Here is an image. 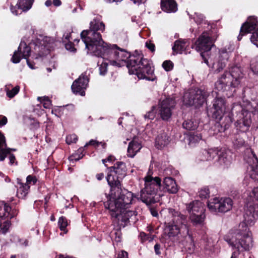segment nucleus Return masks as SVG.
Returning a JSON list of instances; mask_svg holds the SVG:
<instances>
[{"mask_svg": "<svg viewBox=\"0 0 258 258\" xmlns=\"http://www.w3.org/2000/svg\"><path fill=\"white\" fill-rule=\"evenodd\" d=\"M105 28L104 23L95 18L90 22L89 29L83 30L80 36L88 52L108 60L111 64V60H116V56L118 55L117 52L118 46L104 41L101 33L104 32Z\"/></svg>", "mask_w": 258, "mask_h": 258, "instance_id": "obj_1", "label": "nucleus"}, {"mask_svg": "<svg viewBox=\"0 0 258 258\" xmlns=\"http://www.w3.org/2000/svg\"><path fill=\"white\" fill-rule=\"evenodd\" d=\"M105 28L104 23L95 18L90 22L89 29L83 30L80 36L88 52L108 60L111 64V60H116V56L118 55L117 52L118 46L104 41L101 33L104 32Z\"/></svg>", "mask_w": 258, "mask_h": 258, "instance_id": "obj_2", "label": "nucleus"}, {"mask_svg": "<svg viewBox=\"0 0 258 258\" xmlns=\"http://www.w3.org/2000/svg\"><path fill=\"white\" fill-rule=\"evenodd\" d=\"M126 164L122 161H117L114 165L107 167L106 177L108 184L110 186L109 193L106 195V205L111 208L122 204L131 205L133 200V194L122 187L121 180L126 175Z\"/></svg>", "mask_w": 258, "mask_h": 258, "instance_id": "obj_3", "label": "nucleus"}, {"mask_svg": "<svg viewBox=\"0 0 258 258\" xmlns=\"http://www.w3.org/2000/svg\"><path fill=\"white\" fill-rule=\"evenodd\" d=\"M212 106L207 108V114L209 117L215 119L216 123L214 131L217 133L224 132L230 126L234 119L239 116V114L249 112L244 109L240 104L234 103L232 105L230 114L231 116L225 115L226 100L222 97H216L212 102Z\"/></svg>", "mask_w": 258, "mask_h": 258, "instance_id": "obj_4", "label": "nucleus"}, {"mask_svg": "<svg viewBox=\"0 0 258 258\" xmlns=\"http://www.w3.org/2000/svg\"><path fill=\"white\" fill-rule=\"evenodd\" d=\"M243 76L239 65L229 64V71H225L215 82V89L219 92L225 93L228 98L232 97L236 88L239 86Z\"/></svg>", "mask_w": 258, "mask_h": 258, "instance_id": "obj_5", "label": "nucleus"}, {"mask_svg": "<svg viewBox=\"0 0 258 258\" xmlns=\"http://www.w3.org/2000/svg\"><path fill=\"white\" fill-rule=\"evenodd\" d=\"M121 204L122 205L116 204L115 207L113 206L111 209L106 205V202H104V207L108 210L112 222L118 224V227L113 229L115 235L114 240L117 243L121 241V228L125 227L130 222V218L135 215L134 211L127 210L130 205Z\"/></svg>", "mask_w": 258, "mask_h": 258, "instance_id": "obj_6", "label": "nucleus"}, {"mask_svg": "<svg viewBox=\"0 0 258 258\" xmlns=\"http://www.w3.org/2000/svg\"><path fill=\"white\" fill-rule=\"evenodd\" d=\"M131 58V66L128 67L130 74L136 75L139 79L154 81V68L151 61L144 58L143 54L139 52L136 56H132Z\"/></svg>", "mask_w": 258, "mask_h": 258, "instance_id": "obj_7", "label": "nucleus"}, {"mask_svg": "<svg viewBox=\"0 0 258 258\" xmlns=\"http://www.w3.org/2000/svg\"><path fill=\"white\" fill-rule=\"evenodd\" d=\"M172 221L165 223V232L169 237H185L189 235V223L185 215L175 209H171Z\"/></svg>", "mask_w": 258, "mask_h": 258, "instance_id": "obj_8", "label": "nucleus"}, {"mask_svg": "<svg viewBox=\"0 0 258 258\" xmlns=\"http://www.w3.org/2000/svg\"><path fill=\"white\" fill-rule=\"evenodd\" d=\"M161 179L159 177L147 176L145 177V187L141 191V200L149 206L159 201L163 195L162 192Z\"/></svg>", "mask_w": 258, "mask_h": 258, "instance_id": "obj_9", "label": "nucleus"}, {"mask_svg": "<svg viewBox=\"0 0 258 258\" xmlns=\"http://www.w3.org/2000/svg\"><path fill=\"white\" fill-rule=\"evenodd\" d=\"M244 231L240 229L230 232L225 236V240L228 243L238 251L248 250L252 245L251 238L248 235L246 230L247 226H244Z\"/></svg>", "mask_w": 258, "mask_h": 258, "instance_id": "obj_10", "label": "nucleus"}, {"mask_svg": "<svg viewBox=\"0 0 258 258\" xmlns=\"http://www.w3.org/2000/svg\"><path fill=\"white\" fill-rule=\"evenodd\" d=\"M258 183V181H254ZM249 201L246 205L244 218L251 224L258 218V187H254L250 194Z\"/></svg>", "mask_w": 258, "mask_h": 258, "instance_id": "obj_11", "label": "nucleus"}, {"mask_svg": "<svg viewBox=\"0 0 258 258\" xmlns=\"http://www.w3.org/2000/svg\"><path fill=\"white\" fill-rule=\"evenodd\" d=\"M186 208L189 214V217H187L189 223V220H190L194 226L203 224L206 215L205 209L202 202L199 201H192L186 204Z\"/></svg>", "mask_w": 258, "mask_h": 258, "instance_id": "obj_12", "label": "nucleus"}, {"mask_svg": "<svg viewBox=\"0 0 258 258\" xmlns=\"http://www.w3.org/2000/svg\"><path fill=\"white\" fill-rule=\"evenodd\" d=\"M254 31L250 37L251 42L258 47V21L257 18L250 16L247 20L242 24L240 30V33L237 37L238 41L241 40L242 37Z\"/></svg>", "mask_w": 258, "mask_h": 258, "instance_id": "obj_13", "label": "nucleus"}, {"mask_svg": "<svg viewBox=\"0 0 258 258\" xmlns=\"http://www.w3.org/2000/svg\"><path fill=\"white\" fill-rule=\"evenodd\" d=\"M208 95V92L205 90L199 88L191 89L184 96L183 102L187 106L199 108L205 102Z\"/></svg>", "mask_w": 258, "mask_h": 258, "instance_id": "obj_14", "label": "nucleus"}, {"mask_svg": "<svg viewBox=\"0 0 258 258\" xmlns=\"http://www.w3.org/2000/svg\"><path fill=\"white\" fill-rule=\"evenodd\" d=\"M211 37L206 32H204L192 45V48H195L197 51L201 52V57L204 60V62L209 67H210V65L206 53L211 50Z\"/></svg>", "mask_w": 258, "mask_h": 258, "instance_id": "obj_15", "label": "nucleus"}, {"mask_svg": "<svg viewBox=\"0 0 258 258\" xmlns=\"http://www.w3.org/2000/svg\"><path fill=\"white\" fill-rule=\"evenodd\" d=\"M233 202L230 198H214L208 203V207L212 212L225 213L230 211Z\"/></svg>", "mask_w": 258, "mask_h": 258, "instance_id": "obj_16", "label": "nucleus"}, {"mask_svg": "<svg viewBox=\"0 0 258 258\" xmlns=\"http://www.w3.org/2000/svg\"><path fill=\"white\" fill-rule=\"evenodd\" d=\"M17 196L19 198H25L30 191V185H35L38 179L36 176L33 175H29L26 178V183L23 182L21 179L17 178Z\"/></svg>", "mask_w": 258, "mask_h": 258, "instance_id": "obj_17", "label": "nucleus"}, {"mask_svg": "<svg viewBox=\"0 0 258 258\" xmlns=\"http://www.w3.org/2000/svg\"><path fill=\"white\" fill-rule=\"evenodd\" d=\"M118 55L116 56V60H111V65L114 66L121 67L126 64L127 68L131 66L130 63L131 62V57L132 56H136L139 52L135 50L134 53L131 54L130 52H127L124 49L120 48L118 46L117 51Z\"/></svg>", "mask_w": 258, "mask_h": 258, "instance_id": "obj_18", "label": "nucleus"}, {"mask_svg": "<svg viewBox=\"0 0 258 258\" xmlns=\"http://www.w3.org/2000/svg\"><path fill=\"white\" fill-rule=\"evenodd\" d=\"M89 79L86 73H83L79 78L75 80L71 86L72 91L76 95H85V90L88 86Z\"/></svg>", "mask_w": 258, "mask_h": 258, "instance_id": "obj_19", "label": "nucleus"}, {"mask_svg": "<svg viewBox=\"0 0 258 258\" xmlns=\"http://www.w3.org/2000/svg\"><path fill=\"white\" fill-rule=\"evenodd\" d=\"M175 105L174 100L167 98L163 100L159 105V114L163 120L168 121L172 115V109Z\"/></svg>", "mask_w": 258, "mask_h": 258, "instance_id": "obj_20", "label": "nucleus"}, {"mask_svg": "<svg viewBox=\"0 0 258 258\" xmlns=\"http://www.w3.org/2000/svg\"><path fill=\"white\" fill-rule=\"evenodd\" d=\"M236 119L235 125L237 130L242 133H245L249 130L251 123L250 112H244V113L239 114V116Z\"/></svg>", "mask_w": 258, "mask_h": 258, "instance_id": "obj_21", "label": "nucleus"}, {"mask_svg": "<svg viewBox=\"0 0 258 258\" xmlns=\"http://www.w3.org/2000/svg\"><path fill=\"white\" fill-rule=\"evenodd\" d=\"M33 2L34 0H18L16 6H11V11L13 14L18 15L22 12H27L30 10Z\"/></svg>", "mask_w": 258, "mask_h": 258, "instance_id": "obj_22", "label": "nucleus"}, {"mask_svg": "<svg viewBox=\"0 0 258 258\" xmlns=\"http://www.w3.org/2000/svg\"><path fill=\"white\" fill-rule=\"evenodd\" d=\"M162 192H168L170 194H176L178 191V186L175 180L171 177H166L162 184Z\"/></svg>", "mask_w": 258, "mask_h": 258, "instance_id": "obj_23", "label": "nucleus"}, {"mask_svg": "<svg viewBox=\"0 0 258 258\" xmlns=\"http://www.w3.org/2000/svg\"><path fill=\"white\" fill-rule=\"evenodd\" d=\"M232 144L233 149L238 151H241L244 149H249V145L243 137L239 134H234L232 137Z\"/></svg>", "mask_w": 258, "mask_h": 258, "instance_id": "obj_24", "label": "nucleus"}, {"mask_svg": "<svg viewBox=\"0 0 258 258\" xmlns=\"http://www.w3.org/2000/svg\"><path fill=\"white\" fill-rule=\"evenodd\" d=\"M171 140V136L169 133L163 131L159 133L156 138L155 147L158 149L161 150L169 145Z\"/></svg>", "mask_w": 258, "mask_h": 258, "instance_id": "obj_25", "label": "nucleus"}, {"mask_svg": "<svg viewBox=\"0 0 258 258\" xmlns=\"http://www.w3.org/2000/svg\"><path fill=\"white\" fill-rule=\"evenodd\" d=\"M161 8L166 13H175L177 10V4L175 0H161Z\"/></svg>", "mask_w": 258, "mask_h": 258, "instance_id": "obj_26", "label": "nucleus"}, {"mask_svg": "<svg viewBox=\"0 0 258 258\" xmlns=\"http://www.w3.org/2000/svg\"><path fill=\"white\" fill-rule=\"evenodd\" d=\"M18 51L20 52L22 57L27 60V64L32 69L33 68L32 64L30 63L28 57L31 53V47L27 45L26 43L21 42L18 47Z\"/></svg>", "mask_w": 258, "mask_h": 258, "instance_id": "obj_27", "label": "nucleus"}, {"mask_svg": "<svg viewBox=\"0 0 258 258\" xmlns=\"http://www.w3.org/2000/svg\"><path fill=\"white\" fill-rule=\"evenodd\" d=\"M187 41L183 39H178L174 42V45L172 47V50L174 53L181 54L184 52L186 54V46Z\"/></svg>", "mask_w": 258, "mask_h": 258, "instance_id": "obj_28", "label": "nucleus"}, {"mask_svg": "<svg viewBox=\"0 0 258 258\" xmlns=\"http://www.w3.org/2000/svg\"><path fill=\"white\" fill-rule=\"evenodd\" d=\"M252 157L255 159L256 163L251 166V170L249 173L250 177L254 181H258V158L252 149H249Z\"/></svg>", "mask_w": 258, "mask_h": 258, "instance_id": "obj_29", "label": "nucleus"}, {"mask_svg": "<svg viewBox=\"0 0 258 258\" xmlns=\"http://www.w3.org/2000/svg\"><path fill=\"white\" fill-rule=\"evenodd\" d=\"M11 210V206L5 201H0V220L7 218L8 211Z\"/></svg>", "mask_w": 258, "mask_h": 258, "instance_id": "obj_30", "label": "nucleus"}, {"mask_svg": "<svg viewBox=\"0 0 258 258\" xmlns=\"http://www.w3.org/2000/svg\"><path fill=\"white\" fill-rule=\"evenodd\" d=\"M140 148V145L137 142L131 141L129 143L127 148L128 156L134 157Z\"/></svg>", "mask_w": 258, "mask_h": 258, "instance_id": "obj_31", "label": "nucleus"}, {"mask_svg": "<svg viewBox=\"0 0 258 258\" xmlns=\"http://www.w3.org/2000/svg\"><path fill=\"white\" fill-rule=\"evenodd\" d=\"M182 126L187 130L194 131L197 128L198 124L194 119H186L183 122Z\"/></svg>", "mask_w": 258, "mask_h": 258, "instance_id": "obj_32", "label": "nucleus"}, {"mask_svg": "<svg viewBox=\"0 0 258 258\" xmlns=\"http://www.w3.org/2000/svg\"><path fill=\"white\" fill-rule=\"evenodd\" d=\"M68 225V220L66 217L61 216L59 218L58 221V226L60 231H63L65 234L67 233L68 230L67 227Z\"/></svg>", "mask_w": 258, "mask_h": 258, "instance_id": "obj_33", "label": "nucleus"}, {"mask_svg": "<svg viewBox=\"0 0 258 258\" xmlns=\"http://www.w3.org/2000/svg\"><path fill=\"white\" fill-rule=\"evenodd\" d=\"M226 64L224 61H221L219 59L216 62L213 63L212 69L214 74H218L221 72L226 67Z\"/></svg>", "mask_w": 258, "mask_h": 258, "instance_id": "obj_34", "label": "nucleus"}, {"mask_svg": "<svg viewBox=\"0 0 258 258\" xmlns=\"http://www.w3.org/2000/svg\"><path fill=\"white\" fill-rule=\"evenodd\" d=\"M231 54V52L227 51V50L225 49H222L220 50L219 51V56L218 59H219L221 61H224L225 62V64H226Z\"/></svg>", "mask_w": 258, "mask_h": 258, "instance_id": "obj_35", "label": "nucleus"}, {"mask_svg": "<svg viewBox=\"0 0 258 258\" xmlns=\"http://www.w3.org/2000/svg\"><path fill=\"white\" fill-rule=\"evenodd\" d=\"M10 220L8 218H6L4 220H0V228L3 233H5L8 231L11 225Z\"/></svg>", "mask_w": 258, "mask_h": 258, "instance_id": "obj_36", "label": "nucleus"}, {"mask_svg": "<svg viewBox=\"0 0 258 258\" xmlns=\"http://www.w3.org/2000/svg\"><path fill=\"white\" fill-rule=\"evenodd\" d=\"M202 139V135L197 132L190 133L189 137V144H192L198 143Z\"/></svg>", "mask_w": 258, "mask_h": 258, "instance_id": "obj_37", "label": "nucleus"}, {"mask_svg": "<svg viewBox=\"0 0 258 258\" xmlns=\"http://www.w3.org/2000/svg\"><path fill=\"white\" fill-rule=\"evenodd\" d=\"M20 89V87L18 85L11 90L8 89L6 91L7 96L10 98H12L19 93Z\"/></svg>", "mask_w": 258, "mask_h": 258, "instance_id": "obj_38", "label": "nucleus"}, {"mask_svg": "<svg viewBox=\"0 0 258 258\" xmlns=\"http://www.w3.org/2000/svg\"><path fill=\"white\" fill-rule=\"evenodd\" d=\"M162 66L165 71L169 72L173 70L174 63L170 60H166L163 61Z\"/></svg>", "mask_w": 258, "mask_h": 258, "instance_id": "obj_39", "label": "nucleus"}, {"mask_svg": "<svg viewBox=\"0 0 258 258\" xmlns=\"http://www.w3.org/2000/svg\"><path fill=\"white\" fill-rule=\"evenodd\" d=\"M199 197L201 199H206L210 196L209 189L207 187H204L199 191Z\"/></svg>", "mask_w": 258, "mask_h": 258, "instance_id": "obj_40", "label": "nucleus"}, {"mask_svg": "<svg viewBox=\"0 0 258 258\" xmlns=\"http://www.w3.org/2000/svg\"><path fill=\"white\" fill-rule=\"evenodd\" d=\"M22 57V55H21L20 52L17 51H15L14 53V54L11 58L12 61L14 63H19Z\"/></svg>", "mask_w": 258, "mask_h": 258, "instance_id": "obj_41", "label": "nucleus"}, {"mask_svg": "<svg viewBox=\"0 0 258 258\" xmlns=\"http://www.w3.org/2000/svg\"><path fill=\"white\" fill-rule=\"evenodd\" d=\"M31 45H34L35 46L34 49L35 50H37V48L40 49V48L42 49L44 48L45 46L44 45V43H42V41L40 39H36L34 40L31 43ZM40 50H39L38 51Z\"/></svg>", "mask_w": 258, "mask_h": 258, "instance_id": "obj_42", "label": "nucleus"}, {"mask_svg": "<svg viewBox=\"0 0 258 258\" xmlns=\"http://www.w3.org/2000/svg\"><path fill=\"white\" fill-rule=\"evenodd\" d=\"M77 141L78 137L75 134L68 135L66 139V143L68 145H70L72 143H76Z\"/></svg>", "mask_w": 258, "mask_h": 258, "instance_id": "obj_43", "label": "nucleus"}, {"mask_svg": "<svg viewBox=\"0 0 258 258\" xmlns=\"http://www.w3.org/2000/svg\"><path fill=\"white\" fill-rule=\"evenodd\" d=\"M84 156V154L81 155L77 153H75L69 157V159L70 161H72L73 162H76L79 160L80 159H82Z\"/></svg>", "mask_w": 258, "mask_h": 258, "instance_id": "obj_44", "label": "nucleus"}, {"mask_svg": "<svg viewBox=\"0 0 258 258\" xmlns=\"http://www.w3.org/2000/svg\"><path fill=\"white\" fill-rule=\"evenodd\" d=\"M8 155L6 146L0 148V161H4Z\"/></svg>", "mask_w": 258, "mask_h": 258, "instance_id": "obj_45", "label": "nucleus"}, {"mask_svg": "<svg viewBox=\"0 0 258 258\" xmlns=\"http://www.w3.org/2000/svg\"><path fill=\"white\" fill-rule=\"evenodd\" d=\"M250 68L253 73L258 75V56L250 64Z\"/></svg>", "mask_w": 258, "mask_h": 258, "instance_id": "obj_46", "label": "nucleus"}, {"mask_svg": "<svg viewBox=\"0 0 258 258\" xmlns=\"http://www.w3.org/2000/svg\"><path fill=\"white\" fill-rule=\"evenodd\" d=\"M18 209L16 208L12 209V207H11V210H9L8 212V214H9L7 215V218H8L10 219H11L14 217L17 216V215L18 214Z\"/></svg>", "mask_w": 258, "mask_h": 258, "instance_id": "obj_47", "label": "nucleus"}, {"mask_svg": "<svg viewBox=\"0 0 258 258\" xmlns=\"http://www.w3.org/2000/svg\"><path fill=\"white\" fill-rule=\"evenodd\" d=\"M195 21L197 24H201L204 19V16L201 14L195 13V16L194 18Z\"/></svg>", "mask_w": 258, "mask_h": 258, "instance_id": "obj_48", "label": "nucleus"}, {"mask_svg": "<svg viewBox=\"0 0 258 258\" xmlns=\"http://www.w3.org/2000/svg\"><path fill=\"white\" fill-rule=\"evenodd\" d=\"M108 64L106 62H103L99 67L100 74L104 75L107 71Z\"/></svg>", "mask_w": 258, "mask_h": 258, "instance_id": "obj_49", "label": "nucleus"}, {"mask_svg": "<svg viewBox=\"0 0 258 258\" xmlns=\"http://www.w3.org/2000/svg\"><path fill=\"white\" fill-rule=\"evenodd\" d=\"M65 47L67 50L71 51L74 52L76 51V49L75 48L74 43L71 42L70 41H69L65 44Z\"/></svg>", "mask_w": 258, "mask_h": 258, "instance_id": "obj_50", "label": "nucleus"}, {"mask_svg": "<svg viewBox=\"0 0 258 258\" xmlns=\"http://www.w3.org/2000/svg\"><path fill=\"white\" fill-rule=\"evenodd\" d=\"M219 161L220 162L226 163L227 161L226 153L224 152H220L218 153Z\"/></svg>", "mask_w": 258, "mask_h": 258, "instance_id": "obj_51", "label": "nucleus"}, {"mask_svg": "<svg viewBox=\"0 0 258 258\" xmlns=\"http://www.w3.org/2000/svg\"><path fill=\"white\" fill-rule=\"evenodd\" d=\"M155 117V112L154 109L148 112L145 115V118L149 119H153Z\"/></svg>", "mask_w": 258, "mask_h": 258, "instance_id": "obj_52", "label": "nucleus"}, {"mask_svg": "<svg viewBox=\"0 0 258 258\" xmlns=\"http://www.w3.org/2000/svg\"><path fill=\"white\" fill-rule=\"evenodd\" d=\"M9 158L10 160V164L11 165H18V161L16 160V157L14 154H9Z\"/></svg>", "mask_w": 258, "mask_h": 258, "instance_id": "obj_53", "label": "nucleus"}, {"mask_svg": "<svg viewBox=\"0 0 258 258\" xmlns=\"http://www.w3.org/2000/svg\"><path fill=\"white\" fill-rule=\"evenodd\" d=\"M139 237L141 239V242L142 243L144 242L145 241H147L148 239L149 236L148 234H147L146 233L144 232H141L140 233Z\"/></svg>", "mask_w": 258, "mask_h": 258, "instance_id": "obj_54", "label": "nucleus"}, {"mask_svg": "<svg viewBox=\"0 0 258 258\" xmlns=\"http://www.w3.org/2000/svg\"><path fill=\"white\" fill-rule=\"evenodd\" d=\"M99 142L98 141L94 140H91L88 143L86 144L84 147H86L89 145L93 146L95 147H97L99 146Z\"/></svg>", "mask_w": 258, "mask_h": 258, "instance_id": "obj_55", "label": "nucleus"}, {"mask_svg": "<svg viewBox=\"0 0 258 258\" xmlns=\"http://www.w3.org/2000/svg\"><path fill=\"white\" fill-rule=\"evenodd\" d=\"M117 258H128V253L126 251L122 250L118 254Z\"/></svg>", "mask_w": 258, "mask_h": 258, "instance_id": "obj_56", "label": "nucleus"}, {"mask_svg": "<svg viewBox=\"0 0 258 258\" xmlns=\"http://www.w3.org/2000/svg\"><path fill=\"white\" fill-rule=\"evenodd\" d=\"M146 46L152 52H154L155 50V45L154 43H151L150 41L147 42L146 43Z\"/></svg>", "mask_w": 258, "mask_h": 258, "instance_id": "obj_57", "label": "nucleus"}, {"mask_svg": "<svg viewBox=\"0 0 258 258\" xmlns=\"http://www.w3.org/2000/svg\"><path fill=\"white\" fill-rule=\"evenodd\" d=\"M154 250H155V253L157 255H161V245L159 243H157L154 245Z\"/></svg>", "mask_w": 258, "mask_h": 258, "instance_id": "obj_58", "label": "nucleus"}, {"mask_svg": "<svg viewBox=\"0 0 258 258\" xmlns=\"http://www.w3.org/2000/svg\"><path fill=\"white\" fill-rule=\"evenodd\" d=\"M7 122V118L5 116L0 115V126H3L6 125Z\"/></svg>", "mask_w": 258, "mask_h": 258, "instance_id": "obj_59", "label": "nucleus"}, {"mask_svg": "<svg viewBox=\"0 0 258 258\" xmlns=\"http://www.w3.org/2000/svg\"><path fill=\"white\" fill-rule=\"evenodd\" d=\"M251 99L255 102V104H256L255 107V110L258 111V91L256 93L255 95L251 98Z\"/></svg>", "mask_w": 258, "mask_h": 258, "instance_id": "obj_60", "label": "nucleus"}, {"mask_svg": "<svg viewBox=\"0 0 258 258\" xmlns=\"http://www.w3.org/2000/svg\"><path fill=\"white\" fill-rule=\"evenodd\" d=\"M40 126L39 122L37 121L34 120L33 122L31 124V128L36 130Z\"/></svg>", "mask_w": 258, "mask_h": 258, "instance_id": "obj_61", "label": "nucleus"}, {"mask_svg": "<svg viewBox=\"0 0 258 258\" xmlns=\"http://www.w3.org/2000/svg\"><path fill=\"white\" fill-rule=\"evenodd\" d=\"M43 106L45 108H50L51 106V101L50 99L46 100V102H43Z\"/></svg>", "mask_w": 258, "mask_h": 258, "instance_id": "obj_62", "label": "nucleus"}, {"mask_svg": "<svg viewBox=\"0 0 258 258\" xmlns=\"http://www.w3.org/2000/svg\"><path fill=\"white\" fill-rule=\"evenodd\" d=\"M0 140L2 142L4 143V146H7V142L6 138L3 133L0 131Z\"/></svg>", "mask_w": 258, "mask_h": 258, "instance_id": "obj_63", "label": "nucleus"}, {"mask_svg": "<svg viewBox=\"0 0 258 258\" xmlns=\"http://www.w3.org/2000/svg\"><path fill=\"white\" fill-rule=\"evenodd\" d=\"M106 160L109 162L113 163L116 160V158L114 156L110 155L106 158Z\"/></svg>", "mask_w": 258, "mask_h": 258, "instance_id": "obj_64", "label": "nucleus"}]
</instances>
